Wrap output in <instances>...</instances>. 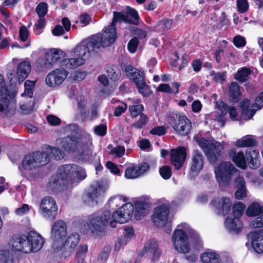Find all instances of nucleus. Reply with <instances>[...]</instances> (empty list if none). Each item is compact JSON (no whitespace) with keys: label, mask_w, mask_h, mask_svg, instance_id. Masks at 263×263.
I'll return each mask as SVG.
<instances>
[{"label":"nucleus","mask_w":263,"mask_h":263,"mask_svg":"<svg viewBox=\"0 0 263 263\" xmlns=\"http://www.w3.org/2000/svg\"><path fill=\"white\" fill-rule=\"evenodd\" d=\"M139 20L138 12L129 7L127 8L125 12H114V17L110 26L106 28L103 33L93 35L83 41L75 47L72 55L83 59L84 62L90 54L98 53L101 48L108 47L115 42L117 37L116 23L122 22L138 25Z\"/></svg>","instance_id":"1"},{"label":"nucleus","mask_w":263,"mask_h":263,"mask_svg":"<svg viewBox=\"0 0 263 263\" xmlns=\"http://www.w3.org/2000/svg\"><path fill=\"white\" fill-rule=\"evenodd\" d=\"M134 209L133 204L127 202L112 213L109 210L94 213L89 216L81 231L84 234H90L95 237L104 236L106 234V227L109 223L111 227L116 228L117 223L127 222L133 214Z\"/></svg>","instance_id":"2"},{"label":"nucleus","mask_w":263,"mask_h":263,"mask_svg":"<svg viewBox=\"0 0 263 263\" xmlns=\"http://www.w3.org/2000/svg\"><path fill=\"white\" fill-rule=\"evenodd\" d=\"M67 227L66 222L63 220L56 221L52 225L50 236L52 240L51 247L53 252L60 253V257L64 258L71 255L80 238L78 233H73L64 240L67 234Z\"/></svg>","instance_id":"3"},{"label":"nucleus","mask_w":263,"mask_h":263,"mask_svg":"<svg viewBox=\"0 0 263 263\" xmlns=\"http://www.w3.org/2000/svg\"><path fill=\"white\" fill-rule=\"evenodd\" d=\"M189 238L194 243L195 249L202 248V241L198 233L186 223H180L174 231L172 240L174 247L178 252L186 254L190 251Z\"/></svg>","instance_id":"4"},{"label":"nucleus","mask_w":263,"mask_h":263,"mask_svg":"<svg viewBox=\"0 0 263 263\" xmlns=\"http://www.w3.org/2000/svg\"><path fill=\"white\" fill-rule=\"evenodd\" d=\"M229 156L237 166L242 169H246L247 166L246 158L250 168H256L259 165V152L252 148L250 147L246 150L245 156L243 152H237L234 149L230 151Z\"/></svg>","instance_id":"5"},{"label":"nucleus","mask_w":263,"mask_h":263,"mask_svg":"<svg viewBox=\"0 0 263 263\" xmlns=\"http://www.w3.org/2000/svg\"><path fill=\"white\" fill-rule=\"evenodd\" d=\"M59 178L67 183L79 182L86 177L85 170L76 164H67L58 169Z\"/></svg>","instance_id":"6"},{"label":"nucleus","mask_w":263,"mask_h":263,"mask_svg":"<svg viewBox=\"0 0 263 263\" xmlns=\"http://www.w3.org/2000/svg\"><path fill=\"white\" fill-rule=\"evenodd\" d=\"M168 120L170 124L178 135L185 136L190 133L192 124L186 116L173 112L169 115Z\"/></svg>","instance_id":"7"},{"label":"nucleus","mask_w":263,"mask_h":263,"mask_svg":"<svg viewBox=\"0 0 263 263\" xmlns=\"http://www.w3.org/2000/svg\"><path fill=\"white\" fill-rule=\"evenodd\" d=\"M49 162L48 153L38 151L26 155L22 161V164L25 170H31L44 165Z\"/></svg>","instance_id":"8"},{"label":"nucleus","mask_w":263,"mask_h":263,"mask_svg":"<svg viewBox=\"0 0 263 263\" xmlns=\"http://www.w3.org/2000/svg\"><path fill=\"white\" fill-rule=\"evenodd\" d=\"M17 93V89L12 84L9 87H6L4 78L0 74V101L5 104L8 110L16 108L15 97Z\"/></svg>","instance_id":"9"},{"label":"nucleus","mask_w":263,"mask_h":263,"mask_svg":"<svg viewBox=\"0 0 263 263\" xmlns=\"http://www.w3.org/2000/svg\"><path fill=\"white\" fill-rule=\"evenodd\" d=\"M64 57L65 53L63 51L52 49L45 54V58H39L37 62L40 68L43 70L45 68H50L56 64L63 66L62 60L64 59Z\"/></svg>","instance_id":"10"},{"label":"nucleus","mask_w":263,"mask_h":263,"mask_svg":"<svg viewBox=\"0 0 263 263\" xmlns=\"http://www.w3.org/2000/svg\"><path fill=\"white\" fill-rule=\"evenodd\" d=\"M40 211L42 216L48 219L53 220L58 214V206L54 199L51 197H46L42 200Z\"/></svg>","instance_id":"11"},{"label":"nucleus","mask_w":263,"mask_h":263,"mask_svg":"<svg viewBox=\"0 0 263 263\" xmlns=\"http://www.w3.org/2000/svg\"><path fill=\"white\" fill-rule=\"evenodd\" d=\"M237 172L236 168L229 162H223L216 171V176L220 183H229L232 175Z\"/></svg>","instance_id":"12"},{"label":"nucleus","mask_w":263,"mask_h":263,"mask_svg":"<svg viewBox=\"0 0 263 263\" xmlns=\"http://www.w3.org/2000/svg\"><path fill=\"white\" fill-rule=\"evenodd\" d=\"M170 208L168 203H164L155 209L152 220L157 227H163L166 223Z\"/></svg>","instance_id":"13"},{"label":"nucleus","mask_w":263,"mask_h":263,"mask_svg":"<svg viewBox=\"0 0 263 263\" xmlns=\"http://www.w3.org/2000/svg\"><path fill=\"white\" fill-rule=\"evenodd\" d=\"M105 190L102 184L99 182L93 183L89 190L84 197L85 203L90 206H93L98 204V197L103 194Z\"/></svg>","instance_id":"14"},{"label":"nucleus","mask_w":263,"mask_h":263,"mask_svg":"<svg viewBox=\"0 0 263 263\" xmlns=\"http://www.w3.org/2000/svg\"><path fill=\"white\" fill-rule=\"evenodd\" d=\"M60 146L66 151L74 152L80 151L82 146H85L82 139L76 135L67 136L61 140Z\"/></svg>","instance_id":"15"},{"label":"nucleus","mask_w":263,"mask_h":263,"mask_svg":"<svg viewBox=\"0 0 263 263\" xmlns=\"http://www.w3.org/2000/svg\"><path fill=\"white\" fill-rule=\"evenodd\" d=\"M192 163L189 177L191 179L197 176L204 165V157L200 151L194 150L192 154Z\"/></svg>","instance_id":"16"},{"label":"nucleus","mask_w":263,"mask_h":263,"mask_svg":"<svg viewBox=\"0 0 263 263\" xmlns=\"http://www.w3.org/2000/svg\"><path fill=\"white\" fill-rule=\"evenodd\" d=\"M68 74V72L63 68L57 69L47 75L46 83L51 87L59 86L63 82Z\"/></svg>","instance_id":"17"},{"label":"nucleus","mask_w":263,"mask_h":263,"mask_svg":"<svg viewBox=\"0 0 263 263\" xmlns=\"http://www.w3.org/2000/svg\"><path fill=\"white\" fill-rule=\"evenodd\" d=\"M253 250L257 253L263 252V229L256 230L248 234Z\"/></svg>","instance_id":"18"},{"label":"nucleus","mask_w":263,"mask_h":263,"mask_svg":"<svg viewBox=\"0 0 263 263\" xmlns=\"http://www.w3.org/2000/svg\"><path fill=\"white\" fill-rule=\"evenodd\" d=\"M186 156V148L184 147H179L171 150L170 159L176 170H178L182 167L185 160Z\"/></svg>","instance_id":"19"},{"label":"nucleus","mask_w":263,"mask_h":263,"mask_svg":"<svg viewBox=\"0 0 263 263\" xmlns=\"http://www.w3.org/2000/svg\"><path fill=\"white\" fill-rule=\"evenodd\" d=\"M209 146V148L205 155L209 162L214 164L219 159L223 153V147L218 142L210 143Z\"/></svg>","instance_id":"20"},{"label":"nucleus","mask_w":263,"mask_h":263,"mask_svg":"<svg viewBox=\"0 0 263 263\" xmlns=\"http://www.w3.org/2000/svg\"><path fill=\"white\" fill-rule=\"evenodd\" d=\"M146 252L152 254V261L153 262L157 261L161 254V251L159 248L158 243L154 239H151L145 244L141 255L143 256L144 253Z\"/></svg>","instance_id":"21"},{"label":"nucleus","mask_w":263,"mask_h":263,"mask_svg":"<svg viewBox=\"0 0 263 263\" xmlns=\"http://www.w3.org/2000/svg\"><path fill=\"white\" fill-rule=\"evenodd\" d=\"M28 242L29 246L32 249H30V252H37L43 247L44 238L40 234L35 232L31 231L28 233Z\"/></svg>","instance_id":"22"},{"label":"nucleus","mask_w":263,"mask_h":263,"mask_svg":"<svg viewBox=\"0 0 263 263\" xmlns=\"http://www.w3.org/2000/svg\"><path fill=\"white\" fill-rule=\"evenodd\" d=\"M124 70L126 74V76L130 80H132L136 85L138 83L145 81L144 73L143 72L134 67L131 65H127L124 66Z\"/></svg>","instance_id":"23"},{"label":"nucleus","mask_w":263,"mask_h":263,"mask_svg":"<svg viewBox=\"0 0 263 263\" xmlns=\"http://www.w3.org/2000/svg\"><path fill=\"white\" fill-rule=\"evenodd\" d=\"M224 226L227 230L231 233L238 234L242 228V223L240 218L230 215L225 220Z\"/></svg>","instance_id":"24"},{"label":"nucleus","mask_w":263,"mask_h":263,"mask_svg":"<svg viewBox=\"0 0 263 263\" xmlns=\"http://www.w3.org/2000/svg\"><path fill=\"white\" fill-rule=\"evenodd\" d=\"M12 247L16 251L25 253H30V246L28 245V235H23L18 237L13 238L12 242Z\"/></svg>","instance_id":"25"},{"label":"nucleus","mask_w":263,"mask_h":263,"mask_svg":"<svg viewBox=\"0 0 263 263\" xmlns=\"http://www.w3.org/2000/svg\"><path fill=\"white\" fill-rule=\"evenodd\" d=\"M30 70L31 65L28 61H22L18 65L16 79L18 80L19 84L27 78Z\"/></svg>","instance_id":"26"},{"label":"nucleus","mask_w":263,"mask_h":263,"mask_svg":"<svg viewBox=\"0 0 263 263\" xmlns=\"http://www.w3.org/2000/svg\"><path fill=\"white\" fill-rule=\"evenodd\" d=\"M135 217L140 220L149 212L150 204L145 201H138L135 202Z\"/></svg>","instance_id":"27"},{"label":"nucleus","mask_w":263,"mask_h":263,"mask_svg":"<svg viewBox=\"0 0 263 263\" xmlns=\"http://www.w3.org/2000/svg\"><path fill=\"white\" fill-rule=\"evenodd\" d=\"M234 185L237 189L235 193V198L237 199H242L247 196V189L246 182L242 177L236 178L234 181Z\"/></svg>","instance_id":"28"},{"label":"nucleus","mask_w":263,"mask_h":263,"mask_svg":"<svg viewBox=\"0 0 263 263\" xmlns=\"http://www.w3.org/2000/svg\"><path fill=\"white\" fill-rule=\"evenodd\" d=\"M230 100L233 103L238 102L241 97L239 84L235 82H232L229 87Z\"/></svg>","instance_id":"29"},{"label":"nucleus","mask_w":263,"mask_h":263,"mask_svg":"<svg viewBox=\"0 0 263 263\" xmlns=\"http://www.w3.org/2000/svg\"><path fill=\"white\" fill-rule=\"evenodd\" d=\"M250 101L245 99L240 103L241 116L245 120H248L252 118L256 112L255 109H249Z\"/></svg>","instance_id":"30"},{"label":"nucleus","mask_w":263,"mask_h":263,"mask_svg":"<svg viewBox=\"0 0 263 263\" xmlns=\"http://www.w3.org/2000/svg\"><path fill=\"white\" fill-rule=\"evenodd\" d=\"M108 77L113 81H118L121 77L120 70L116 65H107L105 68Z\"/></svg>","instance_id":"31"},{"label":"nucleus","mask_w":263,"mask_h":263,"mask_svg":"<svg viewBox=\"0 0 263 263\" xmlns=\"http://www.w3.org/2000/svg\"><path fill=\"white\" fill-rule=\"evenodd\" d=\"M201 260L203 263H222L218 254L214 252H208L202 253Z\"/></svg>","instance_id":"32"},{"label":"nucleus","mask_w":263,"mask_h":263,"mask_svg":"<svg viewBox=\"0 0 263 263\" xmlns=\"http://www.w3.org/2000/svg\"><path fill=\"white\" fill-rule=\"evenodd\" d=\"M84 63V59L75 57L70 59H65L62 60V65L68 69H74L82 65Z\"/></svg>","instance_id":"33"},{"label":"nucleus","mask_w":263,"mask_h":263,"mask_svg":"<svg viewBox=\"0 0 263 263\" xmlns=\"http://www.w3.org/2000/svg\"><path fill=\"white\" fill-rule=\"evenodd\" d=\"M246 214L248 216H259L263 214V206L254 202L248 206Z\"/></svg>","instance_id":"34"},{"label":"nucleus","mask_w":263,"mask_h":263,"mask_svg":"<svg viewBox=\"0 0 263 263\" xmlns=\"http://www.w3.org/2000/svg\"><path fill=\"white\" fill-rule=\"evenodd\" d=\"M253 72L252 70L247 67H243L239 70L235 75V79L241 83L247 81L249 76Z\"/></svg>","instance_id":"35"},{"label":"nucleus","mask_w":263,"mask_h":263,"mask_svg":"<svg viewBox=\"0 0 263 263\" xmlns=\"http://www.w3.org/2000/svg\"><path fill=\"white\" fill-rule=\"evenodd\" d=\"M13 252V250L10 249L0 250V263L12 262Z\"/></svg>","instance_id":"36"},{"label":"nucleus","mask_w":263,"mask_h":263,"mask_svg":"<svg viewBox=\"0 0 263 263\" xmlns=\"http://www.w3.org/2000/svg\"><path fill=\"white\" fill-rule=\"evenodd\" d=\"M48 153L49 158L54 157L56 160H60L64 156V153L60 149L55 147L48 146L47 151L45 152Z\"/></svg>","instance_id":"37"},{"label":"nucleus","mask_w":263,"mask_h":263,"mask_svg":"<svg viewBox=\"0 0 263 263\" xmlns=\"http://www.w3.org/2000/svg\"><path fill=\"white\" fill-rule=\"evenodd\" d=\"M256 141L255 139L252 138L250 136L243 137L241 139L238 140L236 142L237 147H252L255 145Z\"/></svg>","instance_id":"38"},{"label":"nucleus","mask_w":263,"mask_h":263,"mask_svg":"<svg viewBox=\"0 0 263 263\" xmlns=\"http://www.w3.org/2000/svg\"><path fill=\"white\" fill-rule=\"evenodd\" d=\"M246 205L240 202L234 204L233 205V213L230 215L240 218L245 209Z\"/></svg>","instance_id":"39"},{"label":"nucleus","mask_w":263,"mask_h":263,"mask_svg":"<svg viewBox=\"0 0 263 263\" xmlns=\"http://www.w3.org/2000/svg\"><path fill=\"white\" fill-rule=\"evenodd\" d=\"M34 86V83L33 82L30 80H27L24 84V92L21 95V96H27L30 98L32 97L33 93V88Z\"/></svg>","instance_id":"40"},{"label":"nucleus","mask_w":263,"mask_h":263,"mask_svg":"<svg viewBox=\"0 0 263 263\" xmlns=\"http://www.w3.org/2000/svg\"><path fill=\"white\" fill-rule=\"evenodd\" d=\"M136 86L138 89L139 92L143 96L145 97L149 96L151 93L149 87L148 85L146 84L145 81L141 82L140 83L138 82V85H137Z\"/></svg>","instance_id":"41"},{"label":"nucleus","mask_w":263,"mask_h":263,"mask_svg":"<svg viewBox=\"0 0 263 263\" xmlns=\"http://www.w3.org/2000/svg\"><path fill=\"white\" fill-rule=\"evenodd\" d=\"M173 20L168 18H163L159 21L157 25V27L162 29L164 31H166L172 28Z\"/></svg>","instance_id":"42"},{"label":"nucleus","mask_w":263,"mask_h":263,"mask_svg":"<svg viewBox=\"0 0 263 263\" xmlns=\"http://www.w3.org/2000/svg\"><path fill=\"white\" fill-rule=\"evenodd\" d=\"M84 144L85 146H82L80 150L78 151V152L80 153V156L83 159L89 160L92 155V151L85 143Z\"/></svg>","instance_id":"43"},{"label":"nucleus","mask_w":263,"mask_h":263,"mask_svg":"<svg viewBox=\"0 0 263 263\" xmlns=\"http://www.w3.org/2000/svg\"><path fill=\"white\" fill-rule=\"evenodd\" d=\"M47 4L46 3H40L36 7L35 11L40 17L45 16L47 12Z\"/></svg>","instance_id":"44"},{"label":"nucleus","mask_w":263,"mask_h":263,"mask_svg":"<svg viewBox=\"0 0 263 263\" xmlns=\"http://www.w3.org/2000/svg\"><path fill=\"white\" fill-rule=\"evenodd\" d=\"M195 138L196 142L205 154L209 148V146L210 143L208 144V140L204 138L197 137H195Z\"/></svg>","instance_id":"45"},{"label":"nucleus","mask_w":263,"mask_h":263,"mask_svg":"<svg viewBox=\"0 0 263 263\" xmlns=\"http://www.w3.org/2000/svg\"><path fill=\"white\" fill-rule=\"evenodd\" d=\"M222 211L223 215L228 213L232 205L231 199L229 198L223 197L222 198Z\"/></svg>","instance_id":"46"},{"label":"nucleus","mask_w":263,"mask_h":263,"mask_svg":"<svg viewBox=\"0 0 263 263\" xmlns=\"http://www.w3.org/2000/svg\"><path fill=\"white\" fill-rule=\"evenodd\" d=\"M210 76L213 77V79L216 82L222 83L226 80V72H219L215 73L214 71H212L210 73Z\"/></svg>","instance_id":"47"},{"label":"nucleus","mask_w":263,"mask_h":263,"mask_svg":"<svg viewBox=\"0 0 263 263\" xmlns=\"http://www.w3.org/2000/svg\"><path fill=\"white\" fill-rule=\"evenodd\" d=\"M159 173L161 177L164 179H168L172 176L171 168L168 165L161 167L159 170Z\"/></svg>","instance_id":"48"},{"label":"nucleus","mask_w":263,"mask_h":263,"mask_svg":"<svg viewBox=\"0 0 263 263\" xmlns=\"http://www.w3.org/2000/svg\"><path fill=\"white\" fill-rule=\"evenodd\" d=\"M129 109L130 111L131 116L135 118L138 115L141 114V112L144 109V107L142 105L139 104L129 106Z\"/></svg>","instance_id":"49"},{"label":"nucleus","mask_w":263,"mask_h":263,"mask_svg":"<svg viewBox=\"0 0 263 263\" xmlns=\"http://www.w3.org/2000/svg\"><path fill=\"white\" fill-rule=\"evenodd\" d=\"M139 176V174L135 167L128 168L125 172V177L127 179H134Z\"/></svg>","instance_id":"50"},{"label":"nucleus","mask_w":263,"mask_h":263,"mask_svg":"<svg viewBox=\"0 0 263 263\" xmlns=\"http://www.w3.org/2000/svg\"><path fill=\"white\" fill-rule=\"evenodd\" d=\"M139 44V41L138 38L134 37L128 43L127 47L128 49L131 53H134L136 52L138 45Z\"/></svg>","instance_id":"51"},{"label":"nucleus","mask_w":263,"mask_h":263,"mask_svg":"<svg viewBox=\"0 0 263 263\" xmlns=\"http://www.w3.org/2000/svg\"><path fill=\"white\" fill-rule=\"evenodd\" d=\"M148 118L145 115L140 114V119L134 124V126L137 128H142L147 122Z\"/></svg>","instance_id":"52"},{"label":"nucleus","mask_w":263,"mask_h":263,"mask_svg":"<svg viewBox=\"0 0 263 263\" xmlns=\"http://www.w3.org/2000/svg\"><path fill=\"white\" fill-rule=\"evenodd\" d=\"M237 6L240 12L245 13L248 9L249 5L247 0H237Z\"/></svg>","instance_id":"53"},{"label":"nucleus","mask_w":263,"mask_h":263,"mask_svg":"<svg viewBox=\"0 0 263 263\" xmlns=\"http://www.w3.org/2000/svg\"><path fill=\"white\" fill-rule=\"evenodd\" d=\"M80 100L78 102V109L79 110L82 117H85L87 115V111L85 110V104L84 100V97H80Z\"/></svg>","instance_id":"54"},{"label":"nucleus","mask_w":263,"mask_h":263,"mask_svg":"<svg viewBox=\"0 0 263 263\" xmlns=\"http://www.w3.org/2000/svg\"><path fill=\"white\" fill-rule=\"evenodd\" d=\"M216 105L217 108L221 111L220 116L224 117L227 113L228 110L230 107L223 102H217Z\"/></svg>","instance_id":"55"},{"label":"nucleus","mask_w":263,"mask_h":263,"mask_svg":"<svg viewBox=\"0 0 263 263\" xmlns=\"http://www.w3.org/2000/svg\"><path fill=\"white\" fill-rule=\"evenodd\" d=\"M29 32L27 28L24 26H22L19 30L20 39L22 42L27 41L28 37Z\"/></svg>","instance_id":"56"},{"label":"nucleus","mask_w":263,"mask_h":263,"mask_svg":"<svg viewBox=\"0 0 263 263\" xmlns=\"http://www.w3.org/2000/svg\"><path fill=\"white\" fill-rule=\"evenodd\" d=\"M233 43L236 47L240 48L245 46L246 42L244 37L240 35H237L233 39Z\"/></svg>","instance_id":"57"},{"label":"nucleus","mask_w":263,"mask_h":263,"mask_svg":"<svg viewBox=\"0 0 263 263\" xmlns=\"http://www.w3.org/2000/svg\"><path fill=\"white\" fill-rule=\"evenodd\" d=\"M106 167L109 169L110 172L115 174L119 175L120 173V171L119 168L118 167L117 165L114 164L111 161H107L106 164Z\"/></svg>","instance_id":"58"},{"label":"nucleus","mask_w":263,"mask_h":263,"mask_svg":"<svg viewBox=\"0 0 263 263\" xmlns=\"http://www.w3.org/2000/svg\"><path fill=\"white\" fill-rule=\"evenodd\" d=\"M47 120L50 125L53 126L59 125L61 122L59 118L52 115H49L47 116Z\"/></svg>","instance_id":"59"},{"label":"nucleus","mask_w":263,"mask_h":263,"mask_svg":"<svg viewBox=\"0 0 263 263\" xmlns=\"http://www.w3.org/2000/svg\"><path fill=\"white\" fill-rule=\"evenodd\" d=\"M250 226L254 228L263 227V214L260 215L255 220L252 221Z\"/></svg>","instance_id":"60"},{"label":"nucleus","mask_w":263,"mask_h":263,"mask_svg":"<svg viewBox=\"0 0 263 263\" xmlns=\"http://www.w3.org/2000/svg\"><path fill=\"white\" fill-rule=\"evenodd\" d=\"M106 130L107 127L104 124H100L95 128V134L100 136H104L106 133Z\"/></svg>","instance_id":"61"},{"label":"nucleus","mask_w":263,"mask_h":263,"mask_svg":"<svg viewBox=\"0 0 263 263\" xmlns=\"http://www.w3.org/2000/svg\"><path fill=\"white\" fill-rule=\"evenodd\" d=\"M150 133L153 135L162 136L165 134L166 130L163 126H157L153 128L151 130Z\"/></svg>","instance_id":"62"},{"label":"nucleus","mask_w":263,"mask_h":263,"mask_svg":"<svg viewBox=\"0 0 263 263\" xmlns=\"http://www.w3.org/2000/svg\"><path fill=\"white\" fill-rule=\"evenodd\" d=\"M80 23L82 24V27L87 25L90 20L91 17L87 13H83L80 16Z\"/></svg>","instance_id":"63"},{"label":"nucleus","mask_w":263,"mask_h":263,"mask_svg":"<svg viewBox=\"0 0 263 263\" xmlns=\"http://www.w3.org/2000/svg\"><path fill=\"white\" fill-rule=\"evenodd\" d=\"M255 105L258 109H260L263 107V91L256 98Z\"/></svg>","instance_id":"64"}]
</instances>
